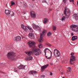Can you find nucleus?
<instances>
[{"mask_svg": "<svg viewBox=\"0 0 78 78\" xmlns=\"http://www.w3.org/2000/svg\"><path fill=\"white\" fill-rule=\"evenodd\" d=\"M28 44L30 49H32V52H34L36 56H38L40 54H41V50H40L38 48H34L36 43L32 41H29L28 42Z\"/></svg>", "mask_w": 78, "mask_h": 78, "instance_id": "nucleus-1", "label": "nucleus"}, {"mask_svg": "<svg viewBox=\"0 0 78 78\" xmlns=\"http://www.w3.org/2000/svg\"><path fill=\"white\" fill-rule=\"evenodd\" d=\"M64 14H66V17L64 16H63L62 18V20H64L65 19H68L69 18L70 15V10L68 9H67L66 8L64 12Z\"/></svg>", "mask_w": 78, "mask_h": 78, "instance_id": "nucleus-2", "label": "nucleus"}, {"mask_svg": "<svg viewBox=\"0 0 78 78\" xmlns=\"http://www.w3.org/2000/svg\"><path fill=\"white\" fill-rule=\"evenodd\" d=\"M7 58L9 60H14V58L16 57V53L14 52H9L7 55Z\"/></svg>", "mask_w": 78, "mask_h": 78, "instance_id": "nucleus-3", "label": "nucleus"}, {"mask_svg": "<svg viewBox=\"0 0 78 78\" xmlns=\"http://www.w3.org/2000/svg\"><path fill=\"white\" fill-rule=\"evenodd\" d=\"M5 12L6 16H8L9 17L14 16V13L12 11L9 10H5Z\"/></svg>", "mask_w": 78, "mask_h": 78, "instance_id": "nucleus-4", "label": "nucleus"}, {"mask_svg": "<svg viewBox=\"0 0 78 78\" xmlns=\"http://www.w3.org/2000/svg\"><path fill=\"white\" fill-rule=\"evenodd\" d=\"M71 29L73 31L76 33L78 32V26L73 24L70 26Z\"/></svg>", "mask_w": 78, "mask_h": 78, "instance_id": "nucleus-5", "label": "nucleus"}, {"mask_svg": "<svg viewBox=\"0 0 78 78\" xmlns=\"http://www.w3.org/2000/svg\"><path fill=\"white\" fill-rule=\"evenodd\" d=\"M75 55V53H72L71 54V55L72 56L70 58V63L71 64L73 63V62L74 61L76 60V57L73 55Z\"/></svg>", "mask_w": 78, "mask_h": 78, "instance_id": "nucleus-6", "label": "nucleus"}, {"mask_svg": "<svg viewBox=\"0 0 78 78\" xmlns=\"http://www.w3.org/2000/svg\"><path fill=\"white\" fill-rule=\"evenodd\" d=\"M47 32L46 30H44L42 33L40 35V39L38 40V41L40 43L43 41V37L44 36L45 33Z\"/></svg>", "mask_w": 78, "mask_h": 78, "instance_id": "nucleus-7", "label": "nucleus"}, {"mask_svg": "<svg viewBox=\"0 0 78 78\" xmlns=\"http://www.w3.org/2000/svg\"><path fill=\"white\" fill-rule=\"evenodd\" d=\"M54 54L55 56L56 57H59L61 56V54L59 51L57 50L56 49H55L54 50Z\"/></svg>", "mask_w": 78, "mask_h": 78, "instance_id": "nucleus-8", "label": "nucleus"}, {"mask_svg": "<svg viewBox=\"0 0 78 78\" xmlns=\"http://www.w3.org/2000/svg\"><path fill=\"white\" fill-rule=\"evenodd\" d=\"M32 25L33 26V28L34 29V30L37 29L38 30H39V32L41 31V28L39 27V26H37V25L34 24V23H33Z\"/></svg>", "mask_w": 78, "mask_h": 78, "instance_id": "nucleus-9", "label": "nucleus"}, {"mask_svg": "<svg viewBox=\"0 0 78 78\" xmlns=\"http://www.w3.org/2000/svg\"><path fill=\"white\" fill-rule=\"evenodd\" d=\"M30 16L32 18H36V13L34 11H31L30 12Z\"/></svg>", "mask_w": 78, "mask_h": 78, "instance_id": "nucleus-10", "label": "nucleus"}, {"mask_svg": "<svg viewBox=\"0 0 78 78\" xmlns=\"http://www.w3.org/2000/svg\"><path fill=\"white\" fill-rule=\"evenodd\" d=\"M16 42H19L21 41V37L20 36H18L14 38Z\"/></svg>", "mask_w": 78, "mask_h": 78, "instance_id": "nucleus-11", "label": "nucleus"}, {"mask_svg": "<svg viewBox=\"0 0 78 78\" xmlns=\"http://www.w3.org/2000/svg\"><path fill=\"white\" fill-rule=\"evenodd\" d=\"M25 59L26 61H30L33 59V57L31 56H27L25 58Z\"/></svg>", "mask_w": 78, "mask_h": 78, "instance_id": "nucleus-12", "label": "nucleus"}, {"mask_svg": "<svg viewBox=\"0 0 78 78\" xmlns=\"http://www.w3.org/2000/svg\"><path fill=\"white\" fill-rule=\"evenodd\" d=\"M28 36L30 39H34V35L31 33H30L28 34Z\"/></svg>", "mask_w": 78, "mask_h": 78, "instance_id": "nucleus-13", "label": "nucleus"}, {"mask_svg": "<svg viewBox=\"0 0 78 78\" xmlns=\"http://www.w3.org/2000/svg\"><path fill=\"white\" fill-rule=\"evenodd\" d=\"M48 66V64H47L44 66H43L41 67V71H42V72H43V70H45V69L47 68V67Z\"/></svg>", "mask_w": 78, "mask_h": 78, "instance_id": "nucleus-14", "label": "nucleus"}, {"mask_svg": "<svg viewBox=\"0 0 78 78\" xmlns=\"http://www.w3.org/2000/svg\"><path fill=\"white\" fill-rule=\"evenodd\" d=\"M21 27L25 31H28V29H27V27L25 26H24L23 24H22Z\"/></svg>", "mask_w": 78, "mask_h": 78, "instance_id": "nucleus-15", "label": "nucleus"}, {"mask_svg": "<svg viewBox=\"0 0 78 78\" xmlns=\"http://www.w3.org/2000/svg\"><path fill=\"white\" fill-rule=\"evenodd\" d=\"M37 72L36 71H31L29 72L30 75H33V74H36Z\"/></svg>", "mask_w": 78, "mask_h": 78, "instance_id": "nucleus-16", "label": "nucleus"}, {"mask_svg": "<svg viewBox=\"0 0 78 78\" xmlns=\"http://www.w3.org/2000/svg\"><path fill=\"white\" fill-rule=\"evenodd\" d=\"M78 39L77 36H73L72 37V40L73 41H74L75 40H76Z\"/></svg>", "mask_w": 78, "mask_h": 78, "instance_id": "nucleus-17", "label": "nucleus"}, {"mask_svg": "<svg viewBox=\"0 0 78 78\" xmlns=\"http://www.w3.org/2000/svg\"><path fill=\"white\" fill-rule=\"evenodd\" d=\"M25 66L22 65H20V66L18 67L19 69H24Z\"/></svg>", "mask_w": 78, "mask_h": 78, "instance_id": "nucleus-18", "label": "nucleus"}, {"mask_svg": "<svg viewBox=\"0 0 78 78\" xmlns=\"http://www.w3.org/2000/svg\"><path fill=\"white\" fill-rule=\"evenodd\" d=\"M11 4L10 5L11 6H13V5H16V2H15V1H12L11 2Z\"/></svg>", "mask_w": 78, "mask_h": 78, "instance_id": "nucleus-19", "label": "nucleus"}, {"mask_svg": "<svg viewBox=\"0 0 78 78\" xmlns=\"http://www.w3.org/2000/svg\"><path fill=\"white\" fill-rule=\"evenodd\" d=\"M48 20L47 19H44L43 21V23L44 24H46L48 22Z\"/></svg>", "mask_w": 78, "mask_h": 78, "instance_id": "nucleus-20", "label": "nucleus"}, {"mask_svg": "<svg viewBox=\"0 0 78 78\" xmlns=\"http://www.w3.org/2000/svg\"><path fill=\"white\" fill-rule=\"evenodd\" d=\"M26 54L28 55H31V54H33V52L31 51H28L26 52Z\"/></svg>", "mask_w": 78, "mask_h": 78, "instance_id": "nucleus-21", "label": "nucleus"}, {"mask_svg": "<svg viewBox=\"0 0 78 78\" xmlns=\"http://www.w3.org/2000/svg\"><path fill=\"white\" fill-rule=\"evenodd\" d=\"M27 28L28 29V30H29L31 31V32H33V30L31 28H30V27L28 26H27Z\"/></svg>", "mask_w": 78, "mask_h": 78, "instance_id": "nucleus-22", "label": "nucleus"}, {"mask_svg": "<svg viewBox=\"0 0 78 78\" xmlns=\"http://www.w3.org/2000/svg\"><path fill=\"white\" fill-rule=\"evenodd\" d=\"M46 45L47 46H48V47H51V44H50V43H47L46 44Z\"/></svg>", "mask_w": 78, "mask_h": 78, "instance_id": "nucleus-23", "label": "nucleus"}, {"mask_svg": "<svg viewBox=\"0 0 78 78\" xmlns=\"http://www.w3.org/2000/svg\"><path fill=\"white\" fill-rule=\"evenodd\" d=\"M53 30L54 31H55L56 30V27L55 26H53L52 27Z\"/></svg>", "mask_w": 78, "mask_h": 78, "instance_id": "nucleus-24", "label": "nucleus"}, {"mask_svg": "<svg viewBox=\"0 0 78 78\" xmlns=\"http://www.w3.org/2000/svg\"><path fill=\"white\" fill-rule=\"evenodd\" d=\"M14 70L15 72H18V69H17L16 68H14Z\"/></svg>", "mask_w": 78, "mask_h": 78, "instance_id": "nucleus-25", "label": "nucleus"}, {"mask_svg": "<svg viewBox=\"0 0 78 78\" xmlns=\"http://www.w3.org/2000/svg\"><path fill=\"white\" fill-rule=\"evenodd\" d=\"M38 46L39 48H42V44H40L38 45Z\"/></svg>", "mask_w": 78, "mask_h": 78, "instance_id": "nucleus-26", "label": "nucleus"}, {"mask_svg": "<svg viewBox=\"0 0 78 78\" xmlns=\"http://www.w3.org/2000/svg\"><path fill=\"white\" fill-rule=\"evenodd\" d=\"M75 17L76 19H78V15L77 14H75Z\"/></svg>", "mask_w": 78, "mask_h": 78, "instance_id": "nucleus-27", "label": "nucleus"}, {"mask_svg": "<svg viewBox=\"0 0 78 78\" xmlns=\"http://www.w3.org/2000/svg\"><path fill=\"white\" fill-rule=\"evenodd\" d=\"M51 35V34L50 33V32H49L47 34L48 36H50Z\"/></svg>", "mask_w": 78, "mask_h": 78, "instance_id": "nucleus-28", "label": "nucleus"}, {"mask_svg": "<svg viewBox=\"0 0 78 78\" xmlns=\"http://www.w3.org/2000/svg\"><path fill=\"white\" fill-rule=\"evenodd\" d=\"M26 14V13H25V11L21 13L22 15H24V14Z\"/></svg>", "mask_w": 78, "mask_h": 78, "instance_id": "nucleus-29", "label": "nucleus"}, {"mask_svg": "<svg viewBox=\"0 0 78 78\" xmlns=\"http://www.w3.org/2000/svg\"><path fill=\"white\" fill-rule=\"evenodd\" d=\"M68 69L69 71V72H70L71 71V68L70 67H68Z\"/></svg>", "mask_w": 78, "mask_h": 78, "instance_id": "nucleus-30", "label": "nucleus"}, {"mask_svg": "<svg viewBox=\"0 0 78 78\" xmlns=\"http://www.w3.org/2000/svg\"><path fill=\"white\" fill-rule=\"evenodd\" d=\"M46 58H47V59H50L51 58V57H48L47 56H46Z\"/></svg>", "mask_w": 78, "mask_h": 78, "instance_id": "nucleus-31", "label": "nucleus"}, {"mask_svg": "<svg viewBox=\"0 0 78 78\" xmlns=\"http://www.w3.org/2000/svg\"><path fill=\"white\" fill-rule=\"evenodd\" d=\"M23 6L24 8H27V5L26 4H24Z\"/></svg>", "mask_w": 78, "mask_h": 78, "instance_id": "nucleus-32", "label": "nucleus"}, {"mask_svg": "<svg viewBox=\"0 0 78 78\" xmlns=\"http://www.w3.org/2000/svg\"><path fill=\"white\" fill-rule=\"evenodd\" d=\"M67 1V0H63V2L64 3H66V2Z\"/></svg>", "mask_w": 78, "mask_h": 78, "instance_id": "nucleus-33", "label": "nucleus"}, {"mask_svg": "<svg viewBox=\"0 0 78 78\" xmlns=\"http://www.w3.org/2000/svg\"><path fill=\"white\" fill-rule=\"evenodd\" d=\"M49 50V51H50V49H49L48 48H46L45 49V51H46V50Z\"/></svg>", "mask_w": 78, "mask_h": 78, "instance_id": "nucleus-34", "label": "nucleus"}, {"mask_svg": "<svg viewBox=\"0 0 78 78\" xmlns=\"http://www.w3.org/2000/svg\"><path fill=\"white\" fill-rule=\"evenodd\" d=\"M46 2V1L45 0H44L42 2V3H45Z\"/></svg>", "mask_w": 78, "mask_h": 78, "instance_id": "nucleus-35", "label": "nucleus"}, {"mask_svg": "<svg viewBox=\"0 0 78 78\" xmlns=\"http://www.w3.org/2000/svg\"><path fill=\"white\" fill-rule=\"evenodd\" d=\"M42 77H43V78H45V76L44 75H42Z\"/></svg>", "mask_w": 78, "mask_h": 78, "instance_id": "nucleus-36", "label": "nucleus"}, {"mask_svg": "<svg viewBox=\"0 0 78 78\" xmlns=\"http://www.w3.org/2000/svg\"><path fill=\"white\" fill-rule=\"evenodd\" d=\"M53 75V73L51 72H50V75Z\"/></svg>", "mask_w": 78, "mask_h": 78, "instance_id": "nucleus-37", "label": "nucleus"}, {"mask_svg": "<svg viewBox=\"0 0 78 78\" xmlns=\"http://www.w3.org/2000/svg\"><path fill=\"white\" fill-rule=\"evenodd\" d=\"M73 35H74L73 34V33H72L71 34V36H73Z\"/></svg>", "mask_w": 78, "mask_h": 78, "instance_id": "nucleus-38", "label": "nucleus"}, {"mask_svg": "<svg viewBox=\"0 0 78 78\" xmlns=\"http://www.w3.org/2000/svg\"><path fill=\"white\" fill-rule=\"evenodd\" d=\"M49 10L50 11H52V10L51 9H49Z\"/></svg>", "mask_w": 78, "mask_h": 78, "instance_id": "nucleus-39", "label": "nucleus"}, {"mask_svg": "<svg viewBox=\"0 0 78 78\" xmlns=\"http://www.w3.org/2000/svg\"><path fill=\"white\" fill-rule=\"evenodd\" d=\"M73 2H74V0H71Z\"/></svg>", "mask_w": 78, "mask_h": 78, "instance_id": "nucleus-40", "label": "nucleus"}, {"mask_svg": "<svg viewBox=\"0 0 78 78\" xmlns=\"http://www.w3.org/2000/svg\"><path fill=\"white\" fill-rule=\"evenodd\" d=\"M50 51L51 52V54H52V52H51V51Z\"/></svg>", "mask_w": 78, "mask_h": 78, "instance_id": "nucleus-41", "label": "nucleus"}, {"mask_svg": "<svg viewBox=\"0 0 78 78\" xmlns=\"http://www.w3.org/2000/svg\"><path fill=\"white\" fill-rule=\"evenodd\" d=\"M61 74H63V72H62L61 73Z\"/></svg>", "mask_w": 78, "mask_h": 78, "instance_id": "nucleus-42", "label": "nucleus"}, {"mask_svg": "<svg viewBox=\"0 0 78 78\" xmlns=\"http://www.w3.org/2000/svg\"><path fill=\"white\" fill-rule=\"evenodd\" d=\"M69 1L70 2H72V0H69Z\"/></svg>", "mask_w": 78, "mask_h": 78, "instance_id": "nucleus-43", "label": "nucleus"}, {"mask_svg": "<svg viewBox=\"0 0 78 78\" xmlns=\"http://www.w3.org/2000/svg\"><path fill=\"white\" fill-rule=\"evenodd\" d=\"M32 1H33V2H34V0H32Z\"/></svg>", "mask_w": 78, "mask_h": 78, "instance_id": "nucleus-44", "label": "nucleus"}, {"mask_svg": "<svg viewBox=\"0 0 78 78\" xmlns=\"http://www.w3.org/2000/svg\"><path fill=\"white\" fill-rule=\"evenodd\" d=\"M77 5H78V1L77 2Z\"/></svg>", "mask_w": 78, "mask_h": 78, "instance_id": "nucleus-45", "label": "nucleus"}, {"mask_svg": "<svg viewBox=\"0 0 78 78\" xmlns=\"http://www.w3.org/2000/svg\"><path fill=\"white\" fill-rule=\"evenodd\" d=\"M62 78H65V77H63Z\"/></svg>", "mask_w": 78, "mask_h": 78, "instance_id": "nucleus-46", "label": "nucleus"}, {"mask_svg": "<svg viewBox=\"0 0 78 78\" xmlns=\"http://www.w3.org/2000/svg\"><path fill=\"white\" fill-rule=\"evenodd\" d=\"M45 54H46V52H45Z\"/></svg>", "mask_w": 78, "mask_h": 78, "instance_id": "nucleus-47", "label": "nucleus"}, {"mask_svg": "<svg viewBox=\"0 0 78 78\" xmlns=\"http://www.w3.org/2000/svg\"><path fill=\"white\" fill-rule=\"evenodd\" d=\"M24 78H26V77H24Z\"/></svg>", "mask_w": 78, "mask_h": 78, "instance_id": "nucleus-48", "label": "nucleus"}]
</instances>
